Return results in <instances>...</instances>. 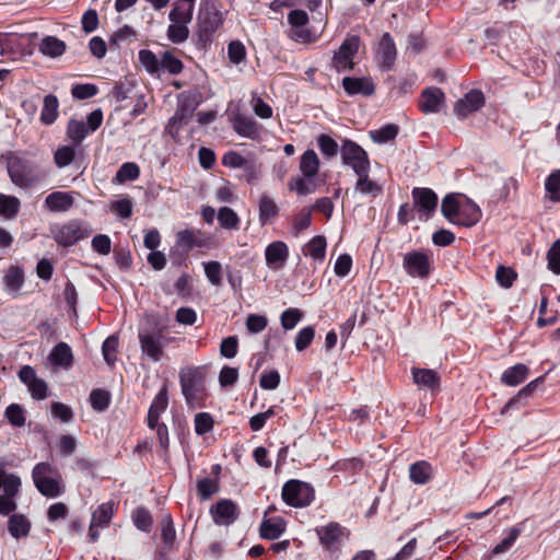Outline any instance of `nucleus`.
<instances>
[{
	"label": "nucleus",
	"instance_id": "nucleus-1",
	"mask_svg": "<svg viewBox=\"0 0 560 560\" xmlns=\"http://www.w3.org/2000/svg\"><path fill=\"white\" fill-rule=\"evenodd\" d=\"M165 329L156 314L145 315L144 324L139 328L138 339L141 352L153 362L161 361L164 355Z\"/></svg>",
	"mask_w": 560,
	"mask_h": 560
},
{
	"label": "nucleus",
	"instance_id": "nucleus-2",
	"mask_svg": "<svg viewBox=\"0 0 560 560\" xmlns=\"http://www.w3.org/2000/svg\"><path fill=\"white\" fill-rule=\"evenodd\" d=\"M182 394L191 409L203 408L208 398L206 371L202 366L182 369L179 372Z\"/></svg>",
	"mask_w": 560,
	"mask_h": 560
},
{
	"label": "nucleus",
	"instance_id": "nucleus-3",
	"mask_svg": "<svg viewBox=\"0 0 560 560\" xmlns=\"http://www.w3.org/2000/svg\"><path fill=\"white\" fill-rule=\"evenodd\" d=\"M201 102L202 95L199 91H185L180 93L178 95L177 108L173 117L170 118L165 132L176 141L180 128L189 122Z\"/></svg>",
	"mask_w": 560,
	"mask_h": 560
},
{
	"label": "nucleus",
	"instance_id": "nucleus-4",
	"mask_svg": "<svg viewBox=\"0 0 560 560\" xmlns=\"http://www.w3.org/2000/svg\"><path fill=\"white\" fill-rule=\"evenodd\" d=\"M5 160L9 177L15 186L31 188L40 182L42 176L31 160L11 151L7 153Z\"/></svg>",
	"mask_w": 560,
	"mask_h": 560
},
{
	"label": "nucleus",
	"instance_id": "nucleus-5",
	"mask_svg": "<svg viewBox=\"0 0 560 560\" xmlns=\"http://www.w3.org/2000/svg\"><path fill=\"white\" fill-rule=\"evenodd\" d=\"M33 482L40 494L57 498L63 492L59 470L47 462L36 464L32 470Z\"/></svg>",
	"mask_w": 560,
	"mask_h": 560
},
{
	"label": "nucleus",
	"instance_id": "nucleus-6",
	"mask_svg": "<svg viewBox=\"0 0 560 560\" xmlns=\"http://www.w3.org/2000/svg\"><path fill=\"white\" fill-rule=\"evenodd\" d=\"M319 545L331 558L338 559L341 548L349 539L350 532L338 522H329L315 528Z\"/></svg>",
	"mask_w": 560,
	"mask_h": 560
},
{
	"label": "nucleus",
	"instance_id": "nucleus-7",
	"mask_svg": "<svg viewBox=\"0 0 560 560\" xmlns=\"http://www.w3.org/2000/svg\"><path fill=\"white\" fill-rule=\"evenodd\" d=\"M281 497L290 506L306 508L315 500V489L308 482L290 479L283 485Z\"/></svg>",
	"mask_w": 560,
	"mask_h": 560
},
{
	"label": "nucleus",
	"instance_id": "nucleus-8",
	"mask_svg": "<svg viewBox=\"0 0 560 560\" xmlns=\"http://www.w3.org/2000/svg\"><path fill=\"white\" fill-rule=\"evenodd\" d=\"M21 479L14 474H8L0 468V489L3 488V494L0 495V514L8 516L13 513L18 504L15 498L21 490Z\"/></svg>",
	"mask_w": 560,
	"mask_h": 560
},
{
	"label": "nucleus",
	"instance_id": "nucleus-9",
	"mask_svg": "<svg viewBox=\"0 0 560 560\" xmlns=\"http://www.w3.org/2000/svg\"><path fill=\"white\" fill-rule=\"evenodd\" d=\"M413 208L420 221H428L436 212L439 205L438 194L428 187H415L411 190Z\"/></svg>",
	"mask_w": 560,
	"mask_h": 560
},
{
	"label": "nucleus",
	"instance_id": "nucleus-10",
	"mask_svg": "<svg viewBox=\"0 0 560 560\" xmlns=\"http://www.w3.org/2000/svg\"><path fill=\"white\" fill-rule=\"evenodd\" d=\"M432 255L423 250H411L404 255L402 267L412 278L427 279L432 270Z\"/></svg>",
	"mask_w": 560,
	"mask_h": 560
},
{
	"label": "nucleus",
	"instance_id": "nucleus-11",
	"mask_svg": "<svg viewBox=\"0 0 560 560\" xmlns=\"http://www.w3.org/2000/svg\"><path fill=\"white\" fill-rule=\"evenodd\" d=\"M359 47L360 37L357 35H348L341 43L339 49L332 56V68L337 72L353 70V58L358 54Z\"/></svg>",
	"mask_w": 560,
	"mask_h": 560
},
{
	"label": "nucleus",
	"instance_id": "nucleus-12",
	"mask_svg": "<svg viewBox=\"0 0 560 560\" xmlns=\"http://www.w3.org/2000/svg\"><path fill=\"white\" fill-rule=\"evenodd\" d=\"M342 163L350 166L354 173L371 168L368 152L355 141L345 139L340 148Z\"/></svg>",
	"mask_w": 560,
	"mask_h": 560
},
{
	"label": "nucleus",
	"instance_id": "nucleus-13",
	"mask_svg": "<svg viewBox=\"0 0 560 560\" xmlns=\"http://www.w3.org/2000/svg\"><path fill=\"white\" fill-rule=\"evenodd\" d=\"M89 235L90 231L79 220H70L52 231L54 240L62 247H70Z\"/></svg>",
	"mask_w": 560,
	"mask_h": 560
},
{
	"label": "nucleus",
	"instance_id": "nucleus-14",
	"mask_svg": "<svg viewBox=\"0 0 560 560\" xmlns=\"http://www.w3.org/2000/svg\"><path fill=\"white\" fill-rule=\"evenodd\" d=\"M213 522L220 526L233 524L240 515L238 506L230 499H220L210 508Z\"/></svg>",
	"mask_w": 560,
	"mask_h": 560
},
{
	"label": "nucleus",
	"instance_id": "nucleus-15",
	"mask_svg": "<svg viewBox=\"0 0 560 560\" xmlns=\"http://www.w3.org/2000/svg\"><path fill=\"white\" fill-rule=\"evenodd\" d=\"M485 95L480 90H470L465 96L458 100L454 106V112L459 118H466L468 115L479 110L485 105Z\"/></svg>",
	"mask_w": 560,
	"mask_h": 560
},
{
	"label": "nucleus",
	"instance_id": "nucleus-16",
	"mask_svg": "<svg viewBox=\"0 0 560 560\" xmlns=\"http://www.w3.org/2000/svg\"><path fill=\"white\" fill-rule=\"evenodd\" d=\"M206 245L205 234L200 230L184 229L175 234V247L186 256L195 247Z\"/></svg>",
	"mask_w": 560,
	"mask_h": 560
},
{
	"label": "nucleus",
	"instance_id": "nucleus-17",
	"mask_svg": "<svg viewBox=\"0 0 560 560\" xmlns=\"http://www.w3.org/2000/svg\"><path fill=\"white\" fill-rule=\"evenodd\" d=\"M445 94L440 88L430 86L424 89L419 97L418 106L423 114L439 113L444 105Z\"/></svg>",
	"mask_w": 560,
	"mask_h": 560
},
{
	"label": "nucleus",
	"instance_id": "nucleus-18",
	"mask_svg": "<svg viewBox=\"0 0 560 560\" xmlns=\"http://www.w3.org/2000/svg\"><path fill=\"white\" fill-rule=\"evenodd\" d=\"M376 57L383 71L393 69L397 57V49L393 36L387 32L381 37Z\"/></svg>",
	"mask_w": 560,
	"mask_h": 560
},
{
	"label": "nucleus",
	"instance_id": "nucleus-19",
	"mask_svg": "<svg viewBox=\"0 0 560 560\" xmlns=\"http://www.w3.org/2000/svg\"><path fill=\"white\" fill-rule=\"evenodd\" d=\"M289 258V247L282 241L270 243L265 249L266 264L271 269H280Z\"/></svg>",
	"mask_w": 560,
	"mask_h": 560
},
{
	"label": "nucleus",
	"instance_id": "nucleus-20",
	"mask_svg": "<svg viewBox=\"0 0 560 560\" xmlns=\"http://www.w3.org/2000/svg\"><path fill=\"white\" fill-rule=\"evenodd\" d=\"M482 212L479 206L471 199L464 197L455 225L471 228L481 219Z\"/></svg>",
	"mask_w": 560,
	"mask_h": 560
},
{
	"label": "nucleus",
	"instance_id": "nucleus-21",
	"mask_svg": "<svg viewBox=\"0 0 560 560\" xmlns=\"http://www.w3.org/2000/svg\"><path fill=\"white\" fill-rule=\"evenodd\" d=\"M287 530V521L281 516L264 517L259 525L262 539L276 540Z\"/></svg>",
	"mask_w": 560,
	"mask_h": 560
},
{
	"label": "nucleus",
	"instance_id": "nucleus-22",
	"mask_svg": "<svg viewBox=\"0 0 560 560\" xmlns=\"http://www.w3.org/2000/svg\"><path fill=\"white\" fill-rule=\"evenodd\" d=\"M342 88L349 96L358 94L371 96L375 92V85L370 78L345 77Z\"/></svg>",
	"mask_w": 560,
	"mask_h": 560
},
{
	"label": "nucleus",
	"instance_id": "nucleus-23",
	"mask_svg": "<svg viewBox=\"0 0 560 560\" xmlns=\"http://www.w3.org/2000/svg\"><path fill=\"white\" fill-rule=\"evenodd\" d=\"M544 383V377L539 376L529 382L518 393L513 396L502 408L501 413L504 415L512 409H518L527 404V399L533 396L537 387Z\"/></svg>",
	"mask_w": 560,
	"mask_h": 560
},
{
	"label": "nucleus",
	"instance_id": "nucleus-24",
	"mask_svg": "<svg viewBox=\"0 0 560 560\" xmlns=\"http://www.w3.org/2000/svg\"><path fill=\"white\" fill-rule=\"evenodd\" d=\"M412 381L419 386L427 387L432 392L439 390L441 385V377L439 373L431 369L412 368Z\"/></svg>",
	"mask_w": 560,
	"mask_h": 560
},
{
	"label": "nucleus",
	"instance_id": "nucleus-25",
	"mask_svg": "<svg viewBox=\"0 0 560 560\" xmlns=\"http://www.w3.org/2000/svg\"><path fill=\"white\" fill-rule=\"evenodd\" d=\"M45 207L51 212H66L74 205L71 192L54 191L44 201Z\"/></svg>",
	"mask_w": 560,
	"mask_h": 560
},
{
	"label": "nucleus",
	"instance_id": "nucleus-26",
	"mask_svg": "<svg viewBox=\"0 0 560 560\" xmlns=\"http://www.w3.org/2000/svg\"><path fill=\"white\" fill-rule=\"evenodd\" d=\"M49 361L54 366L69 369L73 364L71 347L63 341L58 342L49 353Z\"/></svg>",
	"mask_w": 560,
	"mask_h": 560
},
{
	"label": "nucleus",
	"instance_id": "nucleus-27",
	"mask_svg": "<svg viewBox=\"0 0 560 560\" xmlns=\"http://www.w3.org/2000/svg\"><path fill=\"white\" fill-rule=\"evenodd\" d=\"M464 197L465 196L460 194L450 192L442 199L441 212L443 217L452 224H455L456 222Z\"/></svg>",
	"mask_w": 560,
	"mask_h": 560
},
{
	"label": "nucleus",
	"instance_id": "nucleus-28",
	"mask_svg": "<svg viewBox=\"0 0 560 560\" xmlns=\"http://www.w3.org/2000/svg\"><path fill=\"white\" fill-rule=\"evenodd\" d=\"M433 477V467L428 460H418L409 466V478L416 485H425Z\"/></svg>",
	"mask_w": 560,
	"mask_h": 560
},
{
	"label": "nucleus",
	"instance_id": "nucleus-29",
	"mask_svg": "<svg viewBox=\"0 0 560 560\" xmlns=\"http://www.w3.org/2000/svg\"><path fill=\"white\" fill-rule=\"evenodd\" d=\"M258 218L260 225L271 223L279 215V207L268 195H261L258 205Z\"/></svg>",
	"mask_w": 560,
	"mask_h": 560
},
{
	"label": "nucleus",
	"instance_id": "nucleus-30",
	"mask_svg": "<svg viewBox=\"0 0 560 560\" xmlns=\"http://www.w3.org/2000/svg\"><path fill=\"white\" fill-rule=\"evenodd\" d=\"M529 369L524 363H517L508 368L501 375V382L506 386H517L526 381Z\"/></svg>",
	"mask_w": 560,
	"mask_h": 560
},
{
	"label": "nucleus",
	"instance_id": "nucleus-31",
	"mask_svg": "<svg viewBox=\"0 0 560 560\" xmlns=\"http://www.w3.org/2000/svg\"><path fill=\"white\" fill-rule=\"evenodd\" d=\"M67 45L63 40L52 35H46L38 45V50L47 57L57 58L66 52Z\"/></svg>",
	"mask_w": 560,
	"mask_h": 560
},
{
	"label": "nucleus",
	"instance_id": "nucleus-32",
	"mask_svg": "<svg viewBox=\"0 0 560 560\" xmlns=\"http://www.w3.org/2000/svg\"><path fill=\"white\" fill-rule=\"evenodd\" d=\"M115 514V503L113 501L104 502L92 513V527H107Z\"/></svg>",
	"mask_w": 560,
	"mask_h": 560
},
{
	"label": "nucleus",
	"instance_id": "nucleus-33",
	"mask_svg": "<svg viewBox=\"0 0 560 560\" xmlns=\"http://www.w3.org/2000/svg\"><path fill=\"white\" fill-rule=\"evenodd\" d=\"M369 174H370V168H366L359 173H355V175L358 176L355 188H357V190H359L362 194L377 197V196L382 195L383 188L376 182L372 180L370 178Z\"/></svg>",
	"mask_w": 560,
	"mask_h": 560
},
{
	"label": "nucleus",
	"instance_id": "nucleus-34",
	"mask_svg": "<svg viewBox=\"0 0 560 560\" xmlns=\"http://www.w3.org/2000/svg\"><path fill=\"white\" fill-rule=\"evenodd\" d=\"M58 108L59 102L57 96L54 94L46 95L44 97L43 108L39 118L42 124L46 126L52 125L59 115Z\"/></svg>",
	"mask_w": 560,
	"mask_h": 560
},
{
	"label": "nucleus",
	"instance_id": "nucleus-35",
	"mask_svg": "<svg viewBox=\"0 0 560 560\" xmlns=\"http://www.w3.org/2000/svg\"><path fill=\"white\" fill-rule=\"evenodd\" d=\"M327 242L325 236L316 235L310 240L303 247V254L314 260L323 261L326 256Z\"/></svg>",
	"mask_w": 560,
	"mask_h": 560
},
{
	"label": "nucleus",
	"instance_id": "nucleus-36",
	"mask_svg": "<svg viewBox=\"0 0 560 560\" xmlns=\"http://www.w3.org/2000/svg\"><path fill=\"white\" fill-rule=\"evenodd\" d=\"M8 529L12 537L20 539L28 535L31 523L23 514H12L8 521Z\"/></svg>",
	"mask_w": 560,
	"mask_h": 560
},
{
	"label": "nucleus",
	"instance_id": "nucleus-37",
	"mask_svg": "<svg viewBox=\"0 0 560 560\" xmlns=\"http://www.w3.org/2000/svg\"><path fill=\"white\" fill-rule=\"evenodd\" d=\"M233 128L237 135L249 139L256 138L259 133V126L252 117L237 116Z\"/></svg>",
	"mask_w": 560,
	"mask_h": 560
},
{
	"label": "nucleus",
	"instance_id": "nucleus-38",
	"mask_svg": "<svg viewBox=\"0 0 560 560\" xmlns=\"http://www.w3.org/2000/svg\"><path fill=\"white\" fill-rule=\"evenodd\" d=\"M319 159L312 149L306 150L300 160V171L305 178L314 177L319 170Z\"/></svg>",
	"mask_w": 560,
	"mask_h": 560
},
{
	"label": "nucleus",
	"instance_id": "nucleus-39",
	"mask_svg": "<svg viewBox=\"0 0 560 560\" xmlns=\"http://www.w3.org/2000/svg\"><path fill=\"white\" fill-rule=\"evenodd\" d=\"M194 9L195 7L189 3L175 1L173 3L172 10L168 13V20L171 22L189 24L192 21Z\"/></svg>",
	"mask_w": 560,
	"mask_h": 560
},
{
	"label": "nucleus",
	"instance_id": "nucleus-40",
	"mask_svg": "<svg viewBox=\"0 0 560 560\" xmlns=\"http://www.w3.org/2000/svg\"><path fill=\"white\" fill-rule=\"evenodd\" d=\"M199 27L215 33L224 22L222 12L215 9H208L202 16L199 18Z\"/></svg>",
	"mask_w": 560,
	"mask_h": 560
},
{
	"label": "nucleus",
	"instance_id": "nucleus-41",
	"mask_svg": "<svg viewBox=\"0 0 560 560\" xmlns=\"http://www.w3.org/2000/svg\"><path fill=\"white\" fill-rule=\"evenodd\" d=\"M21 208L20 199L15 196L0 194V215L5 219H14Z\"/></svg>",
	"mask_w": 560,
	"mask_h": 560
},
{
	"label": "nucleus",
	"instance_id": "nucleus-42",
	"mask_svg": "<svg viewBox=\"0 0 560 560\" xmlns=\"http://www.w3.org/2000/svg\"><path fill=\"white\" fill-rule=\"evenodd\" d=\"M161 539L168 550H172L176 540V530L171 514H166L161 520Z\"/></svg>",
	"mask_w": 560,
	"mask_h": 560
},
{
	"label": "nucleus",
	"instance_id": "nucleus-43",
	"mask_svg": "<svg viewBox=\"0 0 560 560\" xmlns=\"http://www.w3.org/2000/svg\"><path fill=\"white\" fill-rule=\"evenodd\" d=\"M218 221L222 229L225 230H238L240 229V217L230 207H222L218 211Z\"/></svg>",
	"mask_w": 560,
	"mask_h": 560
},
{
	"label": "nucleus",
	"instance_id": "nucleus-44",
	"mask_svg": "<svg viewBox=\"0 0 560 560\" xmlns=\"http://www.w3.org/2000/svg\"><path fill=\"white\" fill-rule=\"evenodd\" d=\"M140 175V167L135 162H125L118 168L114 183L124 184L129 180H136Z\"/></svg>",
	"mask_w": 560,
	"mask_h": 560
},
{
	"label": "nucleus",
	"instance_id": "nucleus-45",
	"mask_svg": "<svg viewBox=\"0 0 560 560\" xmlns=\"http://www.w3.org/2000/svg\"><path fill=\"white\" fill-rule=\"evenodd\" d=\"M89 130L83 121L71 119L67 126V137L73 142L74 147L80 145Z\"/></svg>",
	"mask_w": 560,
	"mask_h": 560
},
{
	"label": "nucleus",
	"instance_id": "nucleus-46",
	"mask_svg": "<svg viewBox=\"0 0 560 560\" xmlns=\"http://www.w3.org/2000/svg\"><path fill=\"white\" fill-rule=\"evenodd\" d=\"M132 522L135 526L144 533L151 532L153 525V517L150 511L144 506H139L132 512Z\"/></svg>",
	"mask_w": 560,
	"mask_h": 560
},
{
	"label": "nucleus",
	"instance_id": "nucleus-47",
	"mask_svg": "<svg viewBox=\"0 0 560 560\" xmlns=\"http://www.w3.org/2000/svg\"><path fill=\"white\" fill-rule=\"evenodd\" d=\"M166 35L173 44H183L189 37V28L187 23L171 22L167 27Z\"/></svg>",
	"mask_w": 560,
	"mask_h": 560
},
{
	"label": "nucleus",
	"instance_id": "nucleus-48",
	"mask_svg": "<svg viewBox=\"0 0 560 560\" xmlns=\"http://www.w3.org/2000/svg\"><path fill=\"white\" fill-rule=\"evenodd\" d=\"M89 400L95 411H105L110 404V393L106 389L95 388L91 392Z\"/></svg>",
	"mask_w": 560,
	"mask_h": 560
},
{
	"label": "nucleus",
	"instance_id": "nucleus-49",
	"mask_svg": "<svg viewBox=\"0 0 560 560\" xmlns=\"http://www.w3.org/2000/svg\"><path fill=\"white\" fill-rule=\"evenodd\" d=\"M317 145L320 151V153L326 159H332L337 156L339 151V145L335 139H332L330 136L326 133H320L317 139Z\"/></svg>",
	"mask_w": 560,
	"mask_h": 560
},
{
	"label": "nucleus",
	"instance_id": "nucleus-50",
	"mask_svg": "<svg viewBox=\"0 0 560 560\" xmlns=\"http://www.w3.org/2000/svg\"><path fill=\"white\" fill-rule=\"evenodd\" d=\"M139 61L150 74H156L161 70L160 59L150 49H141L138 54Z\"/></svg>",
	"mask_w": 560,
	"mask_h": 560
},
{
	"label": "nucleus",
	"instance_id": "nucleus-51",
	"mask_svg": "<svg viewBox=\"0 0 560 560\" xmlns=\"http://www.w3.org/2000/svg\"><path fill=\"white\" fill-rule=\"evenodd\" d=\"M161 70H165L171 74H179L184 69L183 61L171 51H164L160 59Z\"/></svg>",
	"mask_w": 560,
	"mask_h": 560
},
{
	"label": "nucleus",
	"instance_id": "nucleus-52",
	"mask_svg": "<svg viewBox=\"0 0 560 560\" xmlns=\"http://www.w3.org/2000/svg\"><path fill=\"white\" fill-rule=\"evenodd\" d=\"M522 529L518 526L511 527L508 532V536L492 548L491 553L497 556L509 551L520 537Z\"/></svg>",
	"mask_w": 560,
	"mask_h": 560
},
{
	"label": "nucleus",
	"instance_id": "nucleus-53",
	"mask_svg": "<svg viewBox=\"0 0 560 560\" xmlns=\"http://www.w3.org/2000/svg\"><path fill=\"white\" fill-rule=\"evenodd\" d=\"M118 343H119L118 337L115 335H110L104 340V342L102 345V354H103L104 361L109 366H114V364L117 360L116 353H117V349H118Z\"/></svg>",
	"mask_w": 560,
	"mask_h": 560
},
{
	"label": "nucleus",
	"instance_id": "nucleus-54",
	"mask_svg": "<svg viewBox=\"0 0 560 560\" xmlns=\"http://www.w3.org/2000/svg\"><path fill=\"white\" fill-rule=\"evenodd\" d=\"M4 417L8 422L16 428H21L25 424V410L19 404H11L5 408Z\"/></svg>",
	"mask_w": 560,
	"mask_h": 560
},
{
	"label": "nucleus",
	"instance_id": "nucleus-55",
	"mask_svg": "<svg viewBox=\"0 0 560 560\" xmlns=\"http://www.w3.org/2000/svg\"><path fill=\"white\" fill-rule=\"evenodd\" d=\"M75 154V148L72 145L59 147L54 153L55 164L59 168H63L74 161Z\"/></svg>",
	"mask_w": 560,
	"mask_h": 560
},
{
	"label": "nucleus",
	"instance_id": "nucleus-56",
	"mask_svg": "<svg viewBox=\"0 0 560 560\" xmlns=\"http://www.w3.org/2000/svg\"><path fill=\"white\" fill-rule=\"evenodd\" d=\"M220 490L218 479L202 478L197 481V492L201 500H207Z\"/></svg>",
	"mask_w": 560,
	"mask_h": 560
},
{
	"label": "nucleus",
	"instance_id": "nucleus-57",
	"mask_svg": "<svg viewBox=\"0 0 560 560\" xmlns=\"http://www.w3.org/2000/svg\"><path fill=\"white\" fill-rule=\"evenodd\" d=\"M304 314L300 308L290 307L282 312L280 323L283 329H293L300 320H302Z\"/></svg>",
	"mask_w": 560,
	"mask_h": 560
},
{
	"label": "nucleus",
	"instance_id": "nucleus-58",
	"mask_svg": "<svg viewBox=\"0 0 560 560\" xmlns=\"http://www.w3.org/2000/svg\"><path fill=\"white\" fill-rule=\"evenodd\" d=\"M195 432L198 435H205L213 430L214 420L209 412H199L194 419Z\"/></svg>",
	"mask_w": 560,
	"mask_h": 560
},
{
	"label": "nucleus",
	"instance_id": "nucleus-59",
	"mask_svg": "<svg viewBox=\"0 0 560 560\" xmlns=\"http://www.w3.org/2000/svg\"><path fill=\"white\" fill-rule=\"evenodd\" d=\"M545 188L552 201L560 202V170L547 176Z\"/></svg>",
	"mask_w": 560,
	"mask_h": 560
},
{
	"label": "nucleus",
	"instance_id": "nucleus-60",
	"mask_svg": "<svg viewBox=\"0 0 560 560\" xmlns=\"http://www.w3.org/2000/svg\"><path fill=\"white\" fill-rule=\"evenodd\" d=\"M314 337H315V328L313 326L303 327L296 334L295 341H294L295 349L300 352L304 351L312 345Z\"/></svg>",
	"mask_w": 560,
	"mask_h": 560
},
{
	"label": "nucleus",
	"instance_id": "nucleus-61",
	"mask_svg": "<svg viewBox=\"0 0 560 560\" xmlns=\"http://www.w3.org/2000/svg\"><path fill=\"white\" fill-rule=\"evenodd\" d=\"M399 131V127L394 124H387L381 127L375 132H372V138L375 142L386 143L388 141L394 140Z\"/></svg>",
	"mask_w": 560,
	"mask_h": 560
},
{
	"label": "nucleus",
	"instance_id": "nucleus-62",
	"mask_svg": "<svg viewBox=\"0 0 560 560\" xmlns=\"http://www.w3.org/2000/svg\"><path fill=\"white\" fill-rule=\"evenodd\" d=\"M516 278H517V273L515 272V270L513 268L505 267L503 265H500L497 268L495 279L501 287H503L505 289L511 288L513 285L514 281L516 280Z\"/></svg>",
	"mask_w": 560,
	"mask_h": 560
},
{
	"label": "nucleus",
	"instance_id": "nucleus-63",
	"mask_svg": "<svg viewBox=\"0 0 560 560\" xmlns=\"http://www.w3.org/2000/svg\"><path fill=\"white\" fill-rule=\"evenodd\" d=\"M98 93V88L93 83H78L72 85L71 94L77 100H88Z\"/></svg>",
	"mask_w": 560,
	"mask_h": 560
},
{
	"label": "nucleus",
	"instance_id": "nucleus-64",
	"mask_svg": "<svg viewBox=\"0 0 560 560\" xmlns=\"http://www.w3.org/2000/svg\"><path fill=\"white\" fill-rule=\"evenodd\" d=\"M548 269L560 275V238L547 252Z\"/></svg>",
	"mask_w": 560,
	"mask_h": 560
}]
</instances>
